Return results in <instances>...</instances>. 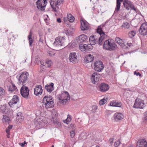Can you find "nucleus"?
Masks as SVG:
<instances>
[{
  "mask_svg": "<svg viewBox=\"0 0 147 147\" xmlns=\"http://www.w3.org/2000/svg\"><path fill=\"white\" fill-rule=\"evenodd\" d=\"M3 122H7L8 123L9 121H10L9 118L8 116L6 115H3Z\"/></svg>",
  "mask_w": 147,
  "mask_h": 147,
  "instance_id": "obj_35",
  "label": "nucleus"
},
{
  "mask_svg": "<svg viewBox=\"0 0 147 147\" xmlns=\"http://www.w3.org/2000/svg\"><path fill=\"white\" fill-rule=\"evenodd\" d=\"M85 133H82L81 135V136L82 137V139H85L86 138V135H85Z\"/></svg>",
  "mask_w": 147,
  "mask_h": 147,
  "instance_id": "obj_45",
  "label": "nucleus"
},
{
  "mask_svg": "<svg viewBox=\"0 0 147 147\" xmlns=\"http://www.w3.org/2000/svg\"><path fill=\"white\" fill-rule=\"evenodd\" d=\"M5 92L4 90L2 88H0V95H3Z\"/></svg>",
  "mask_w": 147,
  "mask_h": 147,
  "instance_id": "obj_43",
  "label": "nucleus"
},
{
  "mask_svg": "<svg viewBox=\"0 0 147 147\" xmlns=\"http://www.w3.org/2000/svg\"><path fill=\"white\" fill-rule=\"evenodd\" d=\"M63 2V0H56L55 1H51L50 2L51 6L54 11L57 12L56 8H58L57 5H60Z\"/></svg>",
  "mask_w": 147,
  "mask_h": 147,
  "instance_id": "obj_7",
  "label": "nucleus"
},
{
  "mask_svg": "<svg viewBox=\"0 0 147 147\" xmlns=\"http://www.w3.org/2000/svg\"><path fill=\"white\" fill-rule=\"evenodd\" d=\"M123 117V115L121 113H115L114 115V118L116 120H121Z\"/></svg>",
  "mask_w": 147,
  "mask_h": 147,
  "instance_id": "obj_25",
  "label": "nucleus"
},
{
  "mask_svg": "<svg viewBox=\"0 0 147 147\" xmlns=\"http://www.w3.org/2000/svg\"><path fill=\"white\" fill-rule=\"evenodd\" d=\"M134 74L137 76H139L140 77L141 76V74L139 72H137L136 71H134Z\"/></svg>",
  "mask_w": 147,
  "mask_h": 147,
  "instance_id": "obj_49",
  "label": "nucleus"
},
{
  "mask_svg": "<svg viewBox=\"0 0 147 147\" xmlns=\"http://www.w3.org/2000/svg\"><path fill=\"white\" fill-rule=\"evenodd\" d=\"M42 3H43V2L44 4H45L46 3H47V1L46 0H42Z\"/></svg>",
  "mask_w": 147,
  "mask_h": 147,
  "instance_id": "obj_54",
  "label": "nucleus"
},
{
  "mask_svg": "<svg viewBox=\"0 0 147 147\" xmlns=\"http://www.w3.org/2000/svg\"><path fill=\"white\" fill-rule=\"evenodd\" d=\"M120 144L121 142L119 140L117 142H115V143L114 144V146L115 147H117L119 146V144Z\"/></svg>",
  "mask_w": 147,
  "mask_h": 147,
  "instance_id": "obj_40",
  "label": "nucleus"
},
{
  "mask_svg": "<svg viewBox=\"0 0 147 147\" xmlns=\"http://www.w3.org/2000/svg\"><path fill=\"white\" fill-rule=\"evenodd\" d=\"M97 32L100 36L98 39V42L97 43H98L99 45H100L102 44V41L104 39L105 34L102 30V28L101 26H98L97 29Z\"/></svg>",
  "mask_w": 147,
  "mask_h": 147,
  "instance_id": "obj_6",
  "label": "nucleus"
},
{
  "mask_svg": "<svg viewBox=\"0 0 147 147\" xmlns=\"http://www.w3.org/2000/svg\"><path fill=\"white\" fill-rule=\"evenodd\" d=\"M113 138H111L109 140V142L110 145L112 146L113 144Z\"/></svg>",
  "mask_w": 147,
  "mask_h": 147,
  "instance_id": "obj_48",
  "label": "nucleus"
},
{
  "mask_svg": "<svg viewBox=\"0 0 147 147\" xmlns=\"http://www.w3.org/2000/svg\"><path fill=\"white\" fill-rule=\"evenodd\" d=\"M10 129H8V128L7 127L6 129V133H9L10 130Z\"/></svg>",
  "mask_w": 147,
  "mask_h": 147,
  "instance_id": "obj_53",
  "label": "nucleus"
},
{
  "mask_svg": "<svg viewBox=\"0 0 147 147\" xmlns=\"http://www.w3.org/2000/svg\"><path fill=\"white\" fill-rule=\"evenodd\" d=\"M53 99V97L51 96H45L43 99V106L46 109L53 107L54 103Z\"/></svg>",
  "mask_w": 147,
  "mask_h": 147,
  "instance_id": "obj_2",
  "label": "nucleus"
},
{
  "mask_svg": "<svg viewBox=\"0 0 147 147\" xmlns=\"http://www.w3.org/2000/svg\"><path fill=\"white\" fill-rule=\"evenodd\" d=\"M107 99L105 98H103L99 102V104L100 105H102L105 104L107 102Z\"/></svg>",
  "mask_w": 147,
  "mask_h": 147,
  "instance_id": "obj_37",
  "label": "nucleus"
},
{
  "mask_svg": "<svg viewBox=\"0 0 147 147\" xmlns=\"http://www.w3.org/2000/svg\"><path fill=\"white\" fill-rule=\"evenodd\" d=\"M144 106V104L143 100L138 99H136L134 105V108L143 109Z\"/></svg>",
  "mask_w": 147,
  "mask_h": 147,
  "instance_id": "obj_14",
  "label": "nucleus"
},
{
  "mask_svg": "<svg viewBox=\"0 0 147 147\" xmlns=\"http://www.w3.org/2000/svg\"><path fill=\"white\" fill-rule=\"evenodd\" d=\"M127 44L129 47H130L131 45V43H127Z\"/></svg>",
  "mask_w": 147,
  "mask_h": 147,
  "instance_id": "obj_60",
  "label": "nucleus"
},
{
  "mask_svg": "<svg viewBox=\"0 0 147 147\" xmlns=\"http://www.w3.org/2000/svg\"><path fill=\"white\" fill-rule=\"evenodd\" d=\"M136 34V32L133 31L129 32V33L128 35L129 36L130 38H132Z\"/></svg>",
  "mask_w": 147,
  "mask_h": 147,
  "instance_id": "obj_38",
  "label": "nucleus"
},
{
  "mask_svg": "<svg viewBox=\"0 0 147 147\" xmlns=\"http://www.w3.org/2000/svg\"><path fill=\"white\" fill-rule=\"evenodd\" d=\"M55 15L57 16V14L56 13H55Z\"/></svg>",
  "mask_w": 147,
  "mask_h": 147,
  "instance_id": "obj_63",
  "label": "nucleus"
},
{
  "mask_svg": "<svg viewBox=\"0 0 147 147\" xmlns=\"http://www.w3.org/2000/svg\"><path fill=\"white\" fill-rule=\"evenodd\" d=\"M94 59V57L91 55H88L85 58V62L88 63L91 62Z\"/></svg>",
  "mask_w": 147,
  "mask_h": 147,
  "instance_id": "obj_30",
  "label": "nucleus"
},
{
  "mask_svg": "<svg viewBox=\"0 0 147 147\" xmlns=\"http://www.w3.org/2000/svg\"><path fill=\"white\" fill-rule=\"evenodd\" d=\"M54 84L51 83L49 84L46 85L45 86V89L49 92H51L54 90Z\"/></svg>",
  "mask_w": 147,
  "mask_h": 147,
  "instance_id": "obj_23",
  "label": "nucleus"
},
{
  "mask_svg": "<svg viewBox=\"0 0 147 147\" xmlns=\"http://www.w3.org/2000/svg\"><path fill=\"white\" fill-rule=\"evenodd\" d=\"M137 147H147V143L144 139L139 140L137 142Z\"/></svg>",
  "mask_w": 147,
  "mask_h": 147,
  "instance_id": "obj_20",
  "label": "nucleus"
},
{
  "mask_svg": "<svg viewBox=\"0 0 147 147\" xmlns=\"http://www.w3.org/2000/svg\"><path fill=\"white\" fill-rule=\"evenodd\" d=\"M144 116V118L145 119L147 120V111L145 113Z\"/></svg>",
  "mask_w": 147,
  "mask_h": 147,
  "instance_id": "obj_51",
  "label": "nucleus"
},
{
  "mask_svg": "<svg viewBox=\"0 0 147 147\" xmlns=\"http://www.w3.org/2000/svg\"><path fill=\"white\" fill-rule=\"evenodd\" d=\"M28 88L27 87L23 85L20 89V93L22 97L24 98L28 97L29 94Z\"/></svg>",
  "mask_w": 147,
  "mask_h": 147,
  "instance_id": "obj_8",
  "label": "nucleus"
},
{
  "mask_svg": "<svg viewBox=\"0 0 147 147\" xmlns=\"http://www.w3.org/2000/svg\"><path fill=\"white\" fill-rule=\"evenodd\" d=\"M110 105L111 106L113 107H121V104L120 102L113 101L110 103Z\"/></svg>",
  "mask_w": 147,
  "mask_h": 147,
  "instance_id": "obj_28",
  "label": "nucleus"
},
{
  "mask_svg": "<svg viewBox=\"0 0 147 147\" xmlns=\"http://www.w3.org/2000/svg\"><path fill=\"white\" fill-rule=\"evenodd\" d=\"M46 63L49 65H48V67H49L50 66L51 64L52 63V61L51 60H47L46 61Z\"/></svg>",
  "mask_w": 147,
  "mask_h": 147,
  "instance_id": "obj_47",
  "label": "nucleus"
},
{
  "mask_svg": "<svg viewBox=\"0 0 147 147\" xmlns=\"http://www.w3.org/2000/svg\"><path fill=\"white\" fill-rule=\"evenodd\" d=\"M34 90V93L36 96H38L39 94H41L43 91L42 86L40 85L36 86Z\"/></svg>",
  "mask_w": 147,
  "mask_h": 147,
  "instance_id": "obj_16",
  "label": "nucleus"
},
{
  "mask_svg": "<svg viewBox=\"0 0 147 147\" xmlns=\"http://www.w3.org/2000/svg\"><path fill=\"white\" fill-rule=\"evenodd\" d=\"M113 42H111V40H108L105 41L103 44V48L107 50L108 48L110 47V45H111L113 43Z\"/></svg>",
  "mask_w": 147,
  "mask_h": 147,
  "instance_id": "obj_26",
  "label": "nucleus"
},
{
  "mask_svg": "<svg viewBox=\"0 0 147 147\" xmlns=\"http://www.w3.org/2000/svg\"><path fill=\"white\" fill-rule=\"evenodd\" d=\"M67 45L65 37L59 36L55 38L52 46L53 50H59Z\"/></svg>",
  "mask_w": 147,
  "mask_h": 147,
  "instance_id": "obj_1",
  "label": "nucleus"
},
{
  "mask_svg": "<svg viewBox=\"0 0 147 147\" xmlns=\"http://www.w3.org/2000/svg\"><path fill=\"white\" fill-rule=\"evenodd\" d=\"M70 96L68 92L67 91H64L61 93L59 97H58L60 103L64 104L69 100Z\"/></svg>",
  "mask_w": 147,
  "mask_h": 147,
  "instance_id": "obj_5",
  "label": "nucleus"
},
{
  "mask_svg": "<svg viewBox=\"0 0 147 147\" xmlns=\"http://www.w3.org/2000/svg\"><path fill=\"white\" fill-rule=\"evenodd\" d=\"M100 76L97 73H93L91 76V80L92 82L95 84H97Z\"/></svg>",
  "mask_w": 147,
  "mask_h": 147,
  "instance_id": "obj_13",
  "label": "nucleus"
},
{
  "mask_svg": "<svg viewBox=\"0 0 147 147\" xmlns=\"http://www.w3.org/2000/svg\"><path fill=\"white\" fill-rule=\"evenodd\" d=\"M57 21L58 22V23H61V19L60 18H58L57 19Z\"/></svg>",
  "mask_w": 147,
  "mask_h": 147,
  "instance_id": "obj_52",
  "label": "nucleus"
},
{
  "mask_svg": "<svg viewBox=\"0 0 147 147\" xmlns=\"http://www.w3.org/2000/svg\"><path fill=\"white\" fill-rule=\"evenodd\" d=\"M121 27L124 29H128L130 27L129 24L127 22H124L121 25Z\"/></svg>",
  "mask_w": 147,
  "mask_h": 147,
  "instance_id": "obj_33",
  "label": "nucleus"
},
{
  "mask_svg": "<svg viewBox=\"0 0 147 147\" xmlns=\"http://www.w3.org/2000/svg\"><path fill=\"white\" fill-rule=\"evenodd\" d=\"M19 102V98L18 96L17 95H14L12 98L9 102V104L11 107L14 108V109H18L19 105L18 103Z\"/></svg>",
  "mask_w": 147,
  "mask_h": 147,
  "instance_id": "obj_3",
  "label": "nucleus"
},
{
  "mask_svg": "<svg viewBox=\"0 0 147 147\" xmlns=\"http://www.w3.org/2000/svg\"><path fill=\"white\" fill-rule=\"evenodd\" d=\"M139 32L142 35H145L147 34V23H143L141 25Z\"/></svg>",
  "mask_w": 147,
  "mask_h": 147,
  "instance_id": "obj_12",
  "label": "nucleus"
},
{
  "mask_svg": "<svg viewBox=\"0 0 147 147\" xmlns=\"http://www.w3.org/2000/svg\"><path fill=\"white\" fill-rule=\"evenodd\" d=\"M39 36H40V41H42V38L40 36V34H39Z\"/></svg>",
  "mask_w": 147,
  "mask_h": 147,
  "instance_id": "obj_59",
  "label": "nucleus"
},
{
  "mask_svg": "<svg viewBox=\"0 0 147 147\" xmlns=\"http://www.w3.org/2000/svg\"><path fill=\"white\" fill-rule=\"evenodd\" d=\"M5 107L3 105H0V109L3 111L5 109Z\"/></svg>",
  "mask_w": 147,
  "mask_h": 147,
  "instance_id": "obj_46",
  "label": "nucleus"
},
{
  "mask_svg": "<svg viewBox=\"0 0 147 147\" xmlns=\"http://www.w3.org/2000/svg\"><path fill=\"white\" fill-rule=\"evenodd\" d=\"M76 127V125H75L74 124H71V127H73V129H74V128Z\"/></svg>",
  "mask_w": 147,
  "mask_h": 147,
  "instance_id": "obj_55",
  "label": "nucleus"
},
{
  "mask_svg": "<svg viewBox=\"0 0 147 147\" xmlns=\"http://www.w3.org/2000/svg\"><path fill=\"white\" fill-rule=\"evenodd\" d=\"M109 88V86L105 83H102L100 87V90L102 92H105L107 91Z\"/></svg>",
  "mask_w": 147,
  "mask_h": 147,
  "instance_id": "obj_18",
  "label": "nucleus"
},
{
  "mask_svg": "<svg viewBox=\"0 0 147 147\" xmlns=\"http://www.w3.org/2000/svg\"><path fill=\"white\" fill-rule=\"evenodd\" d=\"M104 67L103 63L101 61H98L94 63V69L96 71H100L103 69Z\"/></svg>",
  "mask_w": 147,
  "mask_h": 147,
  "instance_id": "obj_10",
  "label": "nucleus"
},
{
  "mask_svg": "<svg viewBox=\"0 0 147 147\" xmlns=\"http://www.w3.org/2000/svg\"><path fill=\"white\" fill-rule=\"evenodd\" d=\"M42 0H38L36 3L37 8L41 11H43L45 10V6L42 5Z\"/></svg>",
  "mask_w": 147,
  "mask_h": 147,
  "instance_id": "obj_21",
  "label": "nucleus"
},
{
  "mask_svg": "<svg viewBox=\"0 0 147 147\" xmlns=\"http://www.w3.org/2000/svg\"><path fill=\"white\" fill-rule=\"evenodd\" d=\"M79 48L80 50L82 51H90L93 48V47L90 45H86L81 44L79 45Z\"/></svg>",
  "mask_w": 147,
  "mask_h": 147,
  "instance_id": "obj_11",
  "label": "nucleus"
},
{
  "mask_svg": "<svg viewBox=\"0 0 147 147\" xmlns=\"http://www.w3.org/2000/svg\"><path fill=\"white\" fill-rule=\"evenodd\" d=\"M48 54H49V55L50 56H52V55H51V53H50V52H49Z\"/></svg>",
  "mask_w": 147,
  "mask_h": 147,
  "instance_id": "obj_61",
  "label": "nucleus"
},
{
  "mask_svg": "<svg viewBox=\"0 0 147 147\" xmlns=\"http://www.w3.org/2000/svg\"><path fill=\"white\" fill-rule=\"evenodd\" d=\"M90 43V45H95L98 42V39L96 36H90L89 39Z\"/></svg>",
  "mask_w": 147,
  "mask_h": 147,
  "instance_id": "obj_22",
  "label": "nucleus"
},
{
  "mask_svg": "<svg viewBox=\"0 0 147 147\" xmlns=\"http://www.w3.org/2000/svg\"><path fill=\"white\" fill-rule=\"evenodd\" d=\"M70 22H72L74 20V18L70 13L67 14V17Z\"/></svg>",
  "mask_w": 147,
  "mask_h": 147,
  "instance_id": "obj_34",
  "label": "nucleus"
},
{
  "mask_svg": "<svg viewBox=\"0 0 147 147\" xmlns=\"http://www.w3.org/2000/svg\"><path fill=\"white\" fill-rule=\"evenodd\" d=\"M123 1V0H117L115 12H117L119 10L121 2H122Z\"/></svg>",
  "mask_w": 147,
  "mask_h": 147,
  "instance_id": "obj_29",
  "label": "nucleus"
},
{
  "mask_svg": "<svg viewBox=\"0 0 147 147\" xmlns=\"http://www.w3.org/2000/svg\"><path fill=\"white\" fill-rule=\"evenodd\" d=\"M26 144V143L25 141H24L23 143H20V145L22 147H24V144Z\"/></svg>",
  "mask_w": 147,
  "mask_h": 147,
  "instance_id": "obj_50",
  "label": "nucleus"
},
{
  "mask_svg": "<svg viewBox=\"0 0 147 147\" xmlns=\"http://www.w3.org/2000/svg\"><path fill=\"white\" fill-rule=\"evenodd\" d=\"M81 28L82 30H86L88 29V24L85 20H81Z\"/></svg>",
  "mask_w": 147,
  "mask_h": 147,
  "instance_id": "obj_19",
  "label": "nucleus"
},
{
  "mask_svg": "<svg viewBox=\"0 0 147 147\" xmlns=\"http://www.w3.org/2000/svg\"><path fill=\"white\" fill-rule=\"evenodd\" d=\"M52 113H53V115H54V117L52 116V118L53 119V120L54 121V119L56 118V116L57 115V111H53Z\"/></svg>",
  "mask_w": 147,
  "mask_h": 147,
  "instance_id": "obj_39",
  "label": "nucleus"
},
{
  "mask_svg": "<svg viewBox=\"0 0 147 147\" xmlns=\"http://www.w3.org/2000/svg\"><path fill=\"white\" fill-rule=\"evenodd\" d=\"M96 147H100L98 146H96Z\"/></svg>",
  "mask_w": 147,
  "mask_h": 147,
  "instance_id": "obj_62",
  "label": "nucleus"
},
{
  "mask_svg": "<svg viewBox=\"0 0 147 147\" xmlns=\"http://www.w3.org/2000/svg\"><path fill=\"white\" fill-rule=\"evenodd\" d=\"M7 87L8 88V90L12 92L14 91L16 92L17 90L16 87L14 84H11V85L8 86Z\"/></svg>",
  "mask_w": 147,
  "mask_h": 147,
  "instance_id": "obj_27",
  "label": "nucleus"
},
{
  "mask_svg": "<svg viewBox=\"0 0 147 147\" xmlns=\"http://www.w3.org/2000/svg\"><path fill=\"white\" fill-rule=\"evenodd\" d=\"M88 38V37L86 35L82 34L77 38V41L78 43H80L85 41Z\"/></svg>",
  "mask_w": 147,
  "mask_h": 147,
  "instance_id": "obj_17",
  "label": "nucleus"
},
{
  "mask_svg": "<svg viewBox=\"0 0 147 147\" xmlns=\"http://www.w3.org/2000/svg\"><path fill=\"white\" fill-rule=\"evenodd\" d=\"M69 59V61L75 64L78 62L77 56L75 52H72L70 53Z\"/></svg>",
  "mask_w": 147,
  "mask_h": 147,
  "instance_id": "obj_15",
  "label": "nucleus"
},
{
  "mask_svg": "<svg viewBox=\"0 0 147 147\" xmlns=\"http://www.w3.org/2000/svg\"><path fill=\"white\" fill-rule=\"evenodd\" d=\"M92 108H94L95 110H96L97 109V107L95 105L93 106Z\"/></svg>",
  "mask_w": 147,
  "mask_h": 147,
  "instance_id": "obj_57",
  "label": "nucleus"
},
{
  "mask_svg": "<svg viewBox=\"0 0 147 147\" xmlns=\"http://www.w3.org/2000/svg\"><path fill=\"white\" fill-rule=\"evenodd\" d=\"M64 21L65 23L66 24L68 25H69L70 22L67 17L64 18Z\"/></svg>",
  "mask_w": 147,
  "mask_h": 147,
  "instance_id": "obj_41",
  "label": "nucleus"
},
{
  "mask_svg": "<svg viewBox=\"0 0 147 147\" xmlns=\"http://www.w3.org/2000/svg\"><path fill=\"white\" fill-rule=\"evenodd\" d=\"M29 74L28 72H23L19 76L18 79V84H26L28 82V77Z\"/></svg>",
  "mask_w": 147,
  "mask_h": 147,
  "instance_id": "obj_4",
  "label": "nucleus"
},
{
  "mask_svg": "<svg viewBox=\"0 0 147 147\" xmlns=\"http://www.w3.org/2000/svg\"><path fill=\"white\" fill-rule=\"evenodd\" d=\"M7 134V136L8 138H9V133H6Z\"/></svg>",
  "mask_w": 147,
  "mask_h": 147,
  "instance_id": "obj_58",
  "label": "nucleus"
},
{
  "mask_svg": "<svg viewBox=\"0 0 147 147\" xmlns=\"http://www.w3.org/2000/svg\"><path fill=\"white\" fill-rule=\"evenodd\" d=\"M117 47L116 45L114 42H113L111 45H110V47L108 48L107 50H113L115 49Z\"/></svg>",
  "mask_w": 147,
  "mask_h": 147,
  "instance_id": "obj_32",
  "label": "nucleus"
},
{
  "mask_svg": "<svg viewBox=\"0 0 147 147\" xmlns=\"http://www.w3.org/2000/svg\"><path fill=\"white\" fill-rule=\"evenodd\" d=\"M32 32L30 31L28 36V38L29 41V43L30 46H32V44L34 41L33 40L32 38Z\"/></svg>",
  "mask_w": 147,
  "mask_h": 147,
  "instance_id": "obj_31",
  "label": "nucleus"
},
{
  "mask_svg": "<svg viewBox=\"0 0 147 147\" xmlns=\"http://www.w3.org/2000/svg\"><path fill=\"white\" fill-rule=\"evenodd\" d=\"M115 40L121 47H124L125 45L124 43L125 40L123 39H121L120 38L117 37L115 38Z\"/></svg>",
  "mask_w": 147,
  "mask_h": 147,
  "instance_id": "obj_24",
  "label": "nucleus"
},
{
  "mask_svg": "<svg viewBox=\"0 0 147 147\" xmlns=\"http://www.w3.org/2000/svg\"><path fill=\"white\" fill-rule=\"evenodd\" d=\"M123 5L126 9H129V8H130L132 10L135 11H136L137 9L135 7L134 5L129 1L127 0H125L124 1Z\"/></svg>",
  "mask_w": 147,
  "mask_h": 147,
  "instance_id": "obj_9",
  "label": "nucleus"
},
{
  "mask_svg": "<svg viewBox=\"0 0 147 147\" xmlns=\"http://www.w3.org/2000/svg\"><path fill=\"white\" fill-rule=\"evenodd\" d=\"M22 113L20 112L18 113L17 115V119L18 120L19 119H21L22 120H23L24 117L22 116Z\"/></svg>",
  "mask_w": 147,
  "mask_h": 147,
  "instance_id": "obj_36",
  "label": "nucleus"
},
{
  "mask_svg": "<svg viewBox=\"0 0 147 147\" xmlns=\"http://www.w3.org/2000/svg\"><path fill=\"white\" fill-rule=\"evenodd\" d=\"M71 120V118H67L66 120H64L63 122L67 124L68 123V122H69Z\"/></svg>",
  "mask_w": 147,
  "mask_h": 147,
  "instance_id": "obj_42",
  "label": "nucleus"
},
{
  "mask_svg": "<svg viewBox=\"0 0 147 147\" xmlns=\"http://www.w3.org/2000/svg\"><path fill=\"white\" fill-rule=\"evenodd\" d=\"M7 127L8 129H11L12 127V126L11 125H9Z\"/></svg>",
  "mask_w": 147,
  "mask_h": 147,
  "instance_id": "obj_56",
  "label": "nucleus"
},
{
  "mask_svg": "<svg viewBox=\"0 0 147 147\" xmlns=\"http://www.w3.org/2000/svg\"><path fill=\"white\" fill-rule=\"evenodd\" d=\"M51 147H54V146L53 145Z\"/></svg>",
  "mask_w": 147,
  "mask_h": 147,
  "instance_id": "obj_64",
  "label": "nucleus"
},
{
  "mask_svg": "<svg viewBox=\"0 0 147 147\" xmlns=\"http://www.w3.org/2000/svg\"><path fill=\"white\" fill-rule=\"evenodd\" d=\"M70 135L71 138H73L74 137L75 135V132L74 131L72 130L70 132Z\"/></svg>",
  "mask_w": 147,
  "mask_h": 147,
  "instance_id": "obj_44",
  "label": "nucleus"
}]
</instances>
